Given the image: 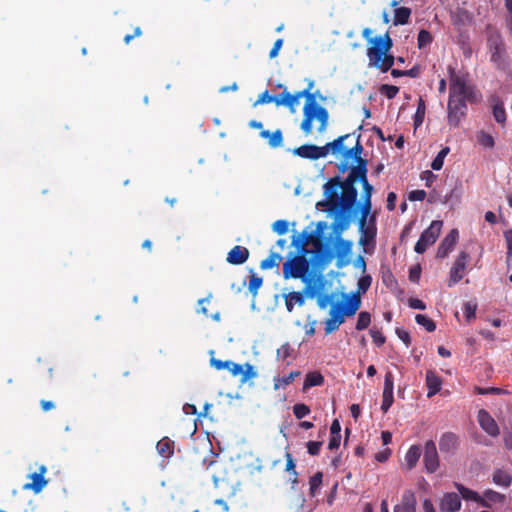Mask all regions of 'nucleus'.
I'll use <instances>...</instances> for the list:
<instances>
[{"label":"nucleus","mask_w":512,"mask_h":512,"mask_svg":"<svg viewBox=\"0 0 512 512\" xmlns=\"http://www.w3.org/2000/svg\"><path fill=\"white\" fill-rule=\"evenodd\" d=\"M333 257L334 254L328 245L322 240H316L310 259H307L305 254L299 253L283 263V277L284 279H301L305 284L307 297L315 298L324 288V281L321 276L315 280L309 273L310 268L315 273L321 272Z\"/></svg>","instance_id":"1"},{"label":"nucleus","mask_w":512,"mask_h":512,"mask_svg":"<svg viewBox=\"0 0 512 512\" xmlns=\"http://www.w3.org/2000/svg\"><path fill=\"white\" fill-rule=\"evenodd\" d=\"M471 87L463 75L452 73L450 76L447 121L450 127L457 128L466 116V101L470 100Z\"/></svg>","instance_id":"2"},{"label":"nucleus","mask_w":512,"mask_h":512,"mask_svg":"<svg viewBox=\"0 0 512 512\" xmlns=\"http://www.w3.org/2000/svg\"><path fill=\"white\" fill-rule=\"evenodd\" d=\"M293 95L296 97L298 102L300 98H306V103L303 108V120L301 123V129L303 132L306 135L311 134L312 122L315 118L320 122L318 131H325L328 124L329 113L326 108L317 104L315 94L309 93V89H304Z\"/></svg>","instance_id":"3"},{"label":"nucleus","mask_w":512,"mask_h":512,"mask_svg":"<svg viewBox=\"0 0 512 512\" xmlns=\"http://www.w3.org/2000/svg\"><path fill=\"white\" fill-rule=\"evenodd\" d=\"M340 177L335 176L330 178L324 184V195L326 196V202L331 211H340L333 223V229L335 233H340L346 229L349 225V212H344V202L342 200V194H339L340 189Z\"/></svg>","instance_id":"4"},{"label":"nucleus","mask_w":512,"mask_h":512,"mask_svg":"<svg viewBox=\"0 0 512 512\" xmlns=\"http://www.w3.org/2000/svg\"><path fill=\"white\" fill-rule=\"evenodd\" d=\"M372 46L367 49L369 65L380 69L382 72L389 71L395 61L393 55L388 54L393 46L392 39L389 34L378 36L370 40Z\"/></svg>","instance_id":"5"},{"label":"nucleus","mask_w":512,"mask_h":512,"mask_svg":"<svg viewBox=\"0 0 512 512\" xmlns=\"http://www.w3.org/2000/svg\"><path fill=\"white\" fill-rule=\"evenodd\" d=\"M210 459H207L206 457L203 458L202 463L205 466L204 468L209 470L213 469L211 473V478L213 480L214 486L216 488H222L225 485H227V491L230 495L234 494V484L231 483V481L225 476L224 467H215L220 465L221 463L216 460L217 455L212 453V451H209Z\"/></svg>","instance_id":"6"},{"label":"nucleus","mask_w":512,"mask_h":512,"mask_svg":"<svg viewBox=\"0 0 512 512\" xmlns=\"http://www.w3.org/2000/svg\"><path fill=\"white\" fill-rule=\"evenodd\" d=\"M372 277L368 274L359 278L357 283V291L350 297H347L344 313L350 317L353 316L361 306V295L365 294L370 288Z\"/></svg>","instance_id":"7"},{"label":"nucleus","mask_w":512,"mask_h":512,"mask_svg":"<svg viewBox=\"0 0 512 512\" xmlns=\"http://www.w3.org/2000/svg\"><path fill=\"white\" fill-rule=\"evenodd\" d=\"M360 177L353 174L351 171H349L348 176L345 178V180L340 179V189L342 190V200L344 202V212H350L351 209L355 206L357 197H358V191L355 187V183L359 181Z\"/></svg>","instance_id":"8"},{"label":"nucleus","mask_w":512,"mask_h":512,"mask_svg":"<svg viewBox=\"0 0 512 512\" xmlns=\"http://www.w3.org/2000/svg\"><path fill=\"white\" fill-rule=\"evenodd\" d=\"M442 225L443 222L440 220H434L431 222L430 226L421 233L420 238L415 244L414 250L416 253H424L429 246L436 242L440 235Z\"/></svg>","instance_id":"9"},{"label":"nucleus","mask_w":512,"mask_h":512,"mask_svg":"<svg viewBox=\"0 0 512 512\" xmlns=\"http://www.w3.org/2000/svg\"><path fill=\"white\" fill-rule=\"evenodd\" d=\"M486 35L487 45L491 53V61L500 62L505 53V44L499 30L492 25H487Z\"/></svg>","instance_id":"10"},{"label":"nucleus","mask_w":512,"mask_h":512,"mask_svg":"<svg viewBox=\"0 0 512 512\" xmlns=\"http://www.w3.org/2000/svg\"><path fill=\"white\" fill-rule=\"evenodd\" d=\"M423 463L428 473H434L439 468V456L433 440H428L425 443Z\"/></svg>","instance_id":"11"},{"label":"nucleus","mask_w":512,"mask_h":512,"mask_svg":"<svg viewBox=\"0 0 512 512\" xmlns=\"http://www.w3.org/2000/svg\"><path fill=\"white\" fill-rule=\"evenodd\" d=\"M470 259V256L467 252L461 251L457 256L451 270L450 277L448 281V286L451 287L458 283L462 278L464 271L466 269V265Z\"/></svg>","instance_id":"12"},{"label":"nucleus","mask_w":512,"mask_h":512,"mask_svg":"<svg viewBox=\"0 0 512 512\" xmlns=\"http://www.w3.org/2000/svg\"><path fill=\"white\" fill-rule=\"evenodd\" d=\"M344 307L334 305L330 309V317L325 322V334H331L332 332L336 331L339 326L344 323L345 316H347L344 313Z\"/></svg>","instance_id":"13"},{"label":"nucleus","mask_w":512,"mask_h":512,"mask_svg":"<svg viewBox=\"0 0 512 512\" xmlns=\"http://www.w3.org/2000/svg\"><path fill=\"white\" fill-rule=\"evenodd\" d=\"M480 427L491 437H497L500 434V429L497 422L485 409H480L477 415Z\"/></svg>","instance_id":"14"},{"label":"nucleus","mask_w":512,"mask_h":512,"mask_svg":"<svg viewBox=\"0 0 512 512\" xmlns=\"http://www.w3.org/2000/svg\"><path fill=\"white\" fill-rule=\"evenodd\" d=\"M394 390V377L392 372L388 371L384 378V388L382 394L381 410L383 413H387L394 402L393 396Z\"/></svg>","instance_id":"15"},{"label":"nucleus","mask_w":512,"mask_h":512,"mask_svg":"<svg viewBox=\"0 0 512 512\" xmlns=\"http://www.w3.org/2000/svg\"><path fill=\"white\" fill-rule=\"evenodd\" d=\"M292 153L301 158L311 160H317L326 157V151L324 150V148H322V146L320 147L313 144H305L297 148H294L292 150Z\"/></svg>","instance_id":"16"},{"label":"nucleus","mask_w":512,"mask_h":512,"mask_svg":"<svg viewBox=\"0 0 512 512\" xmlns=\"http://www.w3.org/2000/svg\"><path fill=\"white\" fill-rule=\"evenodd\" d=\"M46 472L47 467L45 465H41L38 472L29 475L32 482L24 484L23 489L33 491L35 494L40 493L47 485V480L44 477Z\"/></svg>","instance_id":"17"},{"label":"nucleus","mask_w":512,"mask_h":512,"mask_svg":"<svg viewBox=\"0 0 512 512\" xmlns=\"http://www.w3.org/2000/svg\"><path fill=\"white\" fill-rule=\"evenodd\" d=\"M460 496L455 492H448L440 500L439 508L442 512H457L461 509Z\"/></svg>","instance_id":"18"},{"label":"nucleus","mask_w":512,"mask_h":512,"mask_svg":"<svg viewBox=\"0 0 512 512\" xmlns=\"http://www.w3.org/2000/svg\"><path fill=\"white\" fill-rule=\"evenodd\" d=\"M459 238V232L457 229H452L445 238L441 241L438 250H437V257L439 258H445L449 252L452 251L455 244L457 243V240Z\"/></svg>","instance_id":"19"},{"label":"nucleus","mask_w":512,"mask_h":512,"mask_svg":"<svg viewBox=\"0 0 512 512\" xmlns=\"http://www.w3.org/2000/svg\"><path fill=\"white\" fill-rule=\"evenodd\" d=\"M319 240L316 238L313 232H308L304 230L300 235L295 236L292 240V245L296 247L298 253H303L307 255L308 253L312 254V251H309L306 247L309 243H313L314 241Z\"/></svg>","instance_id":"20"},{"label":"nucleus","mask_w":512,"mask_h":512,"mask_svg":"<svg viewBox=\"0 0 512 512\" xmlns=\"http://www.w3.org/2000/svg\"><path fill=\"white\" fill-rule=\"evenodd\" d=\"M416 497L413 491L406 490L402 494L401 504L394 507V512H416Z\"/></svg>","instance_id":"21"},{"label":"nucleus","mask_w":512,"mask_h":512,"mask_svg":"<svg viewBox=\"0 0 512 512\" xmlns=\"http://www.w3.org/2000/svg\"><path fill=\"white\" fill-rule=\"evenodd\" d=\"M249 250L240 245L234 246L227 254L226 261L233 265H241L247 261Z\"/></svg>","instance_id":"22"},{"label":"nucleus","mask_w":512,"mask_h":512,"mask_svg":"<svg viewBox=\"0 0 512 512\" xmlns=\"http://www.w3.org/2000/svg\"><path fill=\"white\" fill-rule=\"evenodd\" d=\"M459 445V438L452 432L444 433L439 440V447L442 452H454Z\"/></svg>","instance_id":"23"},{"label":"nucleus","mask_w":512,"mask_h":512,"mask_svg":"<svg viewBox=\"0 0 512 512\" xmlns=\"http://www.w3.org/2000/svg\"><path fill=\"white\" fill-rule=\"evenodd\" d=\"M426 386L428 388L427 397L431 398L435 394H437L441 390L442 380L441 378L432 370L427 371L426 373Z\"/></svg>","instance_id":"24"},{"label":"nucleus","mask_w":512,"mask_h":512,"mask_svg":"<svg viewBox=\"0 0 512 512\" xmlns=\"http://www.w3.org/2000/svg\"><path fill=\"white\" fill-rule=\"evenodd\" d=\"M210 365L216 370L227 369L233 376H237L241 372V364L234 363L230 360L222 361L212 357L210 359Z\"/></svg>","instance_id":"25"},{"label":"nucleus","mask_w":512,"mask_h":512,"mask_svg":"<svg viewBox=\"0 0 512 512\" xmlns=\"http://www.w3.org/2000/svg\"><path fill=\"white\" fill-rule=\"evenodd\" d=\"M491 103L494 119L497 123L504 125L506 123L507 115L503 102L497 96H494L491 98Z\"/></svg>","instance_id":"26"},{"label":"nucleus","mask_w":512,"mask_h":512,"mask_svg":"<svg viewBox=\"0 0 512 512\" xmlns=\"http://www.w3.org/2000/svg\"><path fill=\"white\" fill-rule=\"evenodd\" d=\"M305 288L301 292H290L285 296V305L288 312H292L294 305L303 306L305 303Z\"/></svg>","instance_id":"27"},{"label":"nucleus","mask_w":512,"mask_h":512,"mask_svg":"<svg viewBox=\"0 0 512 512\" xmlns=\"http://www.w3.org/2000/svg\"><path fill=\"white\" fill-rule=\"evenodd\" d=\"M260 136L268 140V144L271 148H278L283 143V133L280 129L270 132L269 130H262Z\"/></svg>","instance_id":"28"},{"label":"nucleus","mask_w":512,"mask_h":512,"mask_svg":"<svg viewBox=\"0 0 512 512\" xmlns=\"http://www.w3.org/2000/svg\"><path fill=\"white\" fill-rule=\"evenodd\" d=\"M422 454V449L420 445H412L406 455H405V464L408 470L413 469L417 462L419 461Z\"/></svg>","instance_id":"29"},{"label":"nucleus","mask_w":512,"mask_h":512,"mask_svg":"<svg viewBox=\"0 0 512 512\" xmlns=\"http://www.w3.org/2000/svg\"><path fill=\"white\" fill-rule=\"evenodd\" d=\"M504 500V496L499 492L488 489L483 493V497L480 496L479 504L483 507L490 508L492 503H501Z\"/></svg>","instance_id":"30"},{"label":"nucleus","mask_w":512,"mask_h":512,"mask_svg":"<svg viewBox=\"0 0 512 512\" xmlns=\"http://www.w3.org/2000/svg\"><path fill=\"white\" fill-rule=\"evenodd\" d=\"M156 448L162 457L169 458L174 454V441L168 437H164L158 441Z\"/></svg>","instance_id":"31"},{"label":"nucleus","mask_w":512,"mask_h":512,"mask_svg":"<svg viewBox=\"0 0 512 512\" xmlns=\"http://www.w3.org/2000/svg\"><path fill=\"white\" fill-rule=\"evenodd\" d=\"M350 137V134H345L342 136H339L332 142H328L326 145L322 146L324 150L326 151V156L328 155L329 151H332L333 154L341 152L343 154V151L345 150L343 147L344 141Z\"/></svg>","instance_id":"32"},{"label":"nucleus","mask_w":512,"mask_h":512,"mask_svg":"<svg viewBox=\"0 0 512 512\" xmlns=\"http://www.w3.org/2000/svg\"><path fill=\"white\" fill-rule=\"evenodd\" d=\"M411 15V9L408 7H399L394 10V25H405L408 23Z\"/></svg>","instance_id":"33"},{"label":"nucleus","mask_w":512,"mask_h":512,"mask_svg":"<svg viewBox=\"0 0 512 512\" xmlns=\"http://www.w3.org/2000/svg\"><path fill=\"white\" fill-rule=\"evenodd\" d=\"M455 488L458 490L459 494L464 500L467 501H474L479 504L480 501V495L467 487H465L463 484L460 483H454Z\"/></svg>","instance_id":"34"},{"label":"nucleus","mask_w":512,"mask_h":512,"mask_svg":"<svg viewBox=\"0 0 512 512\" xmlns=\"http://www.w3.org/2000/svg\"><path fill=\"white\" fill-rule=\"evenodd\" d=\"M493 482L498 486L509 487L512 482V477L506 471L497 469L493 473Z\"/></svg>","instance_id":"35"},{"label":"nucleus","mask_w":512,"mask_h":512,"mask_svg":"<svg viewBox=\"0 0 512 512\" xmlns=\"http://www.w3.org/2000/svg\"><path fill=\"white\" fill-rule=\"evenodd\" d=\"M471 19L470 13L463 8H458L452 16L453 24L457 26L467 25L471 22Z\"/></svg>","instance_id":"36"},{"label":"nucleus","mask_w":512,"mask_h":512,"mask_svg":"<svg viewBox=\"0 0 512 512\" xmlns=\"http://www.w3.org/2000/svg\"><path fill=\"white\" fill-rule=\"evenodd\" d=\"M286 467L285 470L290 474V481L292 484L298 482V473L296 471V464L290 452L285 453Z\"/></svg>","instance_id":"37"},{"label":"nucleus","mask_w":512,"mask_h":512,"mask_svg":"<svg viewBox=\"0 0 512 512\" xmlns=\"http://www.w3.org/2000/svg\"><path fill=\"white\" fill-rule=\"evenodd\" d=\"M324 383V377L320 372H309L304 381V388L320 386Z\"/></svg>","instance_id":"38"},{"label":"nucleus","mask_w":512,"mask_h":512,"mask_svg":"<svg viewBox=\"0 0 512 512\" xmlns=\"http://www.w3.org/2000/svg\"><path fill=\"white\" fill-rule=\"evenodd\" d=\"M362 152H363V146L360 143V134H359L357 136L356 144L352 148L345 149L343 151V158L345 160H347L349 158L356 159V158H359L361 156Z\"/></svg>","instance_id":"39"},{"label":"nucleus","mask_w":512,"mask_h":512,"mask_svg":"<svg viewBox=\"0 0 512 512\" xmlns=\"http://www.w3.org/2000/svg\"><path fill=\"white\" fill-rule=\"evenodd\" d=\"M282 260L280 254L272 252L266 259L262 260L260 263V268L262 270L272 269L279 265V262Z\"/></svg>","instance_id":"40"},{"label":"nucleus","mask_w":512,"mask_h":512,"mask_svg":"<svg viewBox=\"0 0 512 512\" xmlns=\"http://www.w3.org/2000/svg\"><path fill=\"white\" fill-rule=\"evenodd\" d=\"M356 161V165L352 166L350 168V171L357 175L358 177H365L367 176L368 169H367V160L362 158L361 156L359 158L354 159Z\"/></svg>","instance_id":"41"},{"label":"nucleus","mask_w":512,"mask_h":512,"mask_svg":"<svg viewBox=\"0 0 512 512\" xmlns=\"http://www.w3.org/2000/svg\"><path fill=\"white\" fill-rule=\"evenodd\" d=\"M239 375H241V383H245L250 379L256 378L258 374L254 366L247 362L244 365H241V372Z\"/></svg>","instance_id":"42"},{"label":"nucleus","mask_w":512,"mask_h":512,"mask_svg":"<svg viewBox=\"0 0 512 512\" xmlns=\"http://www.w3.org/2000/svg\"><path fill=\"white\" fill-rule=\"evenodd\" d=\"M322 472L315 473L309 480V494L314 497L318 493L321 485H322Z\"/></svg>","instance_id":"43"},{"label":"nucleus","mask_w":512,"mask_h":512,"mask_svg":"<svg viewBox=\"0 0 512 512\" xmlns=\"http://www.w3.org/2000/svg\"><path fill=\"white\" fill-rule=\"evenodd\" d=\"M300 374H301L300 371H292L287 376H283V377H279V378L275 379L274 388L279 389L280 387L288 386L295 380V378L300 376Z\"/></svg>","instance_id":"44"},{"label":"nucleus","mask_w":512,"mask_h":512,"mask_svg":"<svg viewBox=\"0 0 512 512\" xmlns=\"http://www.w3.org/2000/svg\"><path fill=\"white\" fill-rule=\"evenodd\" d=\"M449 152H450L449 147L446 146V147L442 148L438 152L436 157L433 159V161L431 163V168L436 171L440 170L443 167L444 159L448 155Z\"/></svg>","instance_id":"45"},{"label":"nucleus","mask_w":512,"mask_h":512,"mask_svg":"<svg viewBox=\"0 0 512 512\" xmlns=\"http://www.w3.org/2000/svg\"><path fill=\"white\" fill-rule=\"evenodd\" d=\"M477 141L481 146L485 148H493L495 146L494 137L485 131H480L477 133Z\"/></svg>","instance_id":"46"},{"label":"nucleus","mask_w":512,"mask_h":512,"mask_svg":"<svg viewBox=\"0 0 512 512\" xmlns=\"http://www.w3.org/2000/svg\"><path fill=\"white\" fill-rule=\"evenodd\" d=\"M371 207V200H363L361 206V217L359 219V230H363V227L366 225L367 217L371 212Z\"/></svg>","instance_id":"47"},{"label":"nucleus","mask_w":512,"mask_h":512,"mask_svg":"<svg viewBox=\"0 0 512 512\" xmlns=\"http://www.w3.org/2000/svg\"><path fill=\"white\" fill-rule=\"evenodd\" d=\"M415 321L417 324L423 326L428 332H433L436 329L435 322L423 314H417L415 316Z\"/></svg>","instance_id":"48"},{"label":"nucleus","mask_w":512,"mask_h":512,"mask_svg":"<svg viewBox=\"0 0 512 512\" xmlns=\"http://www.w3.org/2000/svg\"><path fill=\"white\" fill-rule=\"evenodd\" d=\"M425 103L422 98L419 99L416 113L414 116V127L417 128L422 125L425 117Z\"/></svg>","instance_id":"49"},{"label":"nucleus","mask_w":512,"mask_h":512,"mask_svg":"<svg viewBox=\"0 0 512 512\" xmlns=\"http://www.w3.org/2000/svg\"><path fill=\"white\" fill-rule=\"evenodd\" d=\"M370 323H371V314L367 311H361L358 315L356 329L359 331L364 330V329L368 328Z\"/></svg>","instance_id":"50"},{"label":"nucleus","mask_w":512,"mask_h":512,"mask_svg":"<svg viewBox=\"0 0 512 512\" xmlns=\"http://www.w3.org/2000/svg\"><path fill=\"white\" fill-rule=\"evenodd\" d=\"M432 41L433 37L429 31L425 29L420 30L417 37L418 47L420 49L428 46L429 44L432 43Z\"/></svg>","instance_id":"51"},{"label":"nucleus","mask_w":512,"mask_h":512,"mask_svg":"<svg viewBox=\"0 0 512 512\" xmlns=\"http://www.w3.org/2000/svg\"><path fill=\"white\" fill-rule=\"evenodd\" d=\"M379 92L388 99H393L399 92V87L389 84H383L379 88Z\"/></svg>","instance_id":"52"},{"label":"nucleus","mask_w":512,"mask_h":512,"mask_svg":"<svg viewBox=\"0 0 512 512\" xmlns=\"http://www.w3.org/2000/svg\"><path fill=\"white\" fill-rule=\"evenodd\" d=\"M359 182H361L363 188L362 200H371L373 186L368 182L367 176L360 177Z\"/></svg>","instance_id":"53"},{"label":"nucleus","mask_w":512,"mask_h":512,"mask_svg":"<svg viewBox=\"0 0 512 512\" xmlns=\"http://www.w3.org/2000/svg\"><path fill=\"white\" fill-rule=\"evenodd\" d=\"M310 408L303 403H298L293 406V413L297 419H303L310 414Z\"/></svg>","instance_id":"54"},{"label":"nucleus","mask_w":512,"mask_h":512,"mask_svg":"<svg viewBox=\"0 0 512 512\" xmlns=\"http://www.w3.org/2000/svg\"><path fill=\"white\" fill-rule=\"evenodd\" d=\"M477 303L475 301H468L464 304V314L467 321L474 319L476 316Z\"/></svg>","instance_id":"55"},{"label":"nucleus","mask_w":512,"mask_h":512,"mask_svg":"<svg viewBox=\"0 0 512 512\" xmlns=\"http://www.w3.org/2000/svg\"><path fill=\"white\" fill-rule=\"evenodd\" d=\"M293 352L294 349L291 347V345L289 343H285L277 350V358L285 361L292 355Z\"/></svg>","instance_id":"56"},{"label":"nucleus","mask_w":512,"mask_h":512,"mask_svg":"<svg viewBox=\"0 0 512 512\" xmlns=\"http://www.w3.org/2000/svg\"><path fill=\"white\" fill-rule=\"evenodd\" d=\"M322 445H323V441H308L306 443L307 452L311 456H317L320 453Z\"/></svg>","instance_id":"57"},{"label":"nucleus","mask_w":512,"mask_h":512,"mask_svg":"<svg viewBox=\"0 0 512 512\" xmlns=\"http://www.w3.org/2000/svg\"><path fill=\"white\" fill-rule=\"evenodd\" d=\"M262 283L263 279L253 274L249 279V291L255 295L258 289L261 287Z\"/></svg>","instance_id":"58"},{"label":"nucleus","mask_w":512,"mask_h":512,"mask_svg":"<svg viewBox=\"0 0 512 512\" xmlns=\"http://www.w3.org/2000/svg\"><path fill=\"white\" fill-rule=\"evenodd\" d=\"M288 222L286 220H277L273 223V231L279 235H283L288 231Z\"/></svg>","instance_id":"59"},{"label":"nucleus","mask_w":512,"mask_h":512,"mask_svg":"<svg viewBox=\"0 0 512 512\" xmlns=\"http://www.w3.org/2000/svg\"><path fill=\"white\" fill-rule=\"evenodd\" d=\"M370 335L376 346L381 347L382 345H384L386 338L379 330L370 329Z\"/></svg>","instance_id":"60"},{"label":"nucleus","mask_w":512,"mask_h":512,"mask_svg":"<svg viewBox=\"0 0 512 512\" xmlns=\"http://www.w3.org/2000/svg\"><path fill=\"white\" fill-rule=\"evenodd\" d=\"M362 232V235L364 239H361V243H365L366 241L373 239L376 236V228L373 225L372 227H366V225L363 227V230H360Z\"/></svg>","instance_id":"61"},{"label":"nucleus","mask_w":512,"mask_h":512,"mask_svg":"<svg viewBox=\"0 0 512 512\" xmlns=\"http://www.w3.org/2000/svg\"><path fill=\"white\" fill-rule=\"evenodd\" d=\"M285 103L284 106H287L292 112L295 111V106L298 104L296 97L293 94H290L286 90L284 91Z\"/></svg>","instance_id":"62"},{"label":"nucleus","mask_w":512,"mask_h":512,"mask_svg":"<svg viewBox=\"0 0 512 512\" xmlns=\"http://www.w3.org/2000/svg\"><path fill=\"white\" fill-rule=\"evenodd\" d=\"M315 297H317V304L321 309H325L327 305L332 301L331 295H322L319 294V292Z\"/></svg>","instance_id":"63"},{"label":"nucleus","mask_w":512,"mask_h":512,"mask_svg":"<svg viewBox=\"0 0 512 512\" xmlns=\"http://www.w3.org/2000/svg\"><path fill=\"white\" fill-rule=\"evenodd\" d=\"M339 255L347 254L351 249V243L349 241H345L343 239H338L337 241Z\"/></svg>","instance_id":"64"}]
</instances>
